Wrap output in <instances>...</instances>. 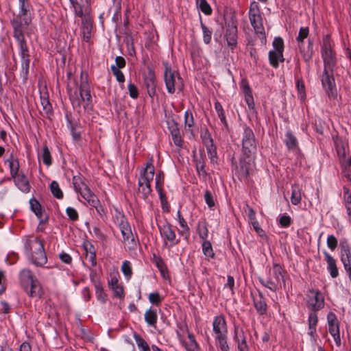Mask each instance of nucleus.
<instances>
[{"label": "nucleus", "mask_w": 351, "mask_h": 351, "mask_svg": "<svg viewBox=\"0 0 351 351\" xmlns=\"http://www.w3.org/2000/svg\"><path fill=\"white\" fill-rule=\"evenodd\" d=\"M30 207L32 210L35 213V215L40 219V223L45 221L47 218L43 219V212L40 203L36 199H32L29 201Z\"/></svg>", "instance_id": "obj_39"}, {"label": "nucleus", "mask_w": 351, "mask_h": 351, "mask_svg": "<svg viewBox=\"0 0 351 351\" xmlns=\"http://www.w3.org/2000/svg\"><path fill=\"white\" fill-rule=\"evenodd\" d=\"M159 230L161 236L171 242V245L178 243V241H176V235L171 224L167 223L162 226H160Z\"/></svg>", "instance_id": "obj_25"}, {"label": "nucleus", "mask_w": 351, "mask_h": 351, "mask_svg": "<svg viewBox=\"0 0 351 351\" xmlns=\"http://www.w3.org/2000/svg\"><path fill=\"white\" fill-rule=\"evenodd\" d=\"M118 220L119 227L123 237V242L128 245H135L134 237L126 218L122 215Z\"/></svg>", "instance_id": "obj_9"}, {"label": "nucleus", "mask_w": 351, "mask_h": 351, "mask_svg": "<svg viewBox=\"0 0 351 351\" xmlns=\"http://www.w3.org/2000/svg\"><path fill=\"white\" fill-rule=\"evenodd\" d=\"M164 182V175L162 172H159L156 177V189L158 191L160 199L161 201V203L163 204L165 202H166V197L165 194L162 192V186Z\"/></svg>", "instance_id": "obj_36"}, {"label": "nucleus", "mask_w": 351, "mask_h": 351, "mask_svg": "<svg viewBox=\"0 0 351 351\" xmlns=\"http://www.w3.org/2000/svg\"><path fill=\"white\" fill-rule=\"evenodd\" d=\"M285 142L289 150H295L298 148V140L291 131L287 132Z\"/></svg>", "instance_id": "obj_38"}, {"label": "nucleus", "mask_w": 351, "mask_h": 351, "mask_svg": "<svg viewBox=\"0 0 351 351\" xmlns=\"http://www.w3.org/2000/svg\"><path fill=\"white\" fill-rule=\"evenodd\" d=\"M200 137L206 147H208L209 146L211 147V145L214 144L211 134L207 128L202 130Z\"/></svg>", "instance_id": "obj_45"}, {"label": "nucleus", "mask_w": 351, "mask_h": 351, "mask_svg": "<svg viewBox=\"0 0 351 351\" xmlns=\"http://www.w3.org/2000/svg\"><path fill=\"white\" fill-rule=\"evenodd\" d=\"M71 4L74 14L76 16L83 18L90 14V5H86L85 3L78 1L77 0H69Z\"/></svg>", "instance_id": "obj_20"}, {"label": "nucleus", "mask_w": 351, "mask_h": 351, "mask_svg": "<svg viewBox=\"0 0 351 351\" xmlns=\"http://www.w3.org/2000/svg\"><path fill=\"white\" fill-rule=\"evenodd\" d=\"M273 47H274V49L272 51H280V52L283 53V51H284L283 40L280 37L275 38L273 41Z\"/></svg>", "instance_id": "obj_60"}, {"label": "nucleus", "mask_w": 351, "mask_h": 351, "mask_svg": "<svg viewBox=\"0 0 351 351\" xmlns=\"http://www.w3.org/2000/svg\"><path fill=\"white\" fill-rule=\"evenodd\" d=\"M110 286L113 290L115 297L121 298L124 296L123 288L119 285V280L117 278L114 277L111 278Z\"/></svg>", "instance_id": "obj_37"}, {"label": "nucleus", "mask_w": 351, "mask_h": 351, "mask_svg": "<svg viewBox=\"0 0 351 351\" xmlns=\"http://www.w3.org/2000/svg\"><path fill=\"white\" fill-rule=\"evenodd\" d=\"M25 250L30 258L32 254H37L45 250L43 242L38 237L29 239L25 243Z\"/></svg>", "instance_id": "obj_17"}, {"label": "nucleus", "mask_w": 351, "mask_h": 351, "mask_svg": "<svg viewBox=\"0 0 351 351\" xmlns=\"http://www.w3.org/2000/svg\"><path fill=\"white\" fill-rule=\"evenodd\" d=\"M250 23L254 27L256 34L258 36L262 43H266V36L263 25L261 14L254 16V18H250Z\"/></svg>", "instance_id": "obj_22"}, {"label": "nucleus", "mask_w": 351, "mask_h": 351, "mask_svg": "<svg viewBox=\"0 0 351 351\" xmlns=\"http://www.w3.org/2000/svg\"><path fill=\"white\" fill-rule=\"evenodd\" d=\"M110 69L117 80L120 83L124 82L125 77L123 72L117 66L111 65Z\"/></svg>", "instance_id": "obj_59"}, {"label": "nucleus", "mask_w": 351, "mask_h": 351, "mask_svg": "<svg viewBox=\"0 0 351 351\" xmlns=\"http://www.w3.org/2000/svg\"><path fill=\"white\" fill-rule=\"evenodd\" d=\"M14 38L18 43L19 47V56L21 60V74L24 80H27L29 75L30 54L27 45L25 35L21 33L19 28H16Z\"/></svg>", "instance_id": "obj_3"}, {"label": "nucleus", "mask_w": 351, "mask_h": 351, "mask_svg": "<svg viewBox=\"0 0 351 351\" xmlns=\"http://www.w3.org/2000/svg\"><path fill=\"white\" fill-rule=\"evenodd\" d=\"M177 216L179 224L182 228V230H180V234H189V228L187 225L186 221L184 219V217L182 216L180 210H178L177 212Z\"/></svg>", "instance_id": "obj_52"}, {"label": "nucleus", "mask_w": 351, "mask_h": 351, "mask_svg": "<svg viewBox=\"0 0 351 351\" xmlns=\"http://www.w3.org/2000/svg\"><path fill=\"white\" fill-rule=\"evenodd\" d=\"M185 348L187 351H199V346L194 336L191 333L188 334V341L185 343Z\"/></svg>", "instance_id": "obj_46"}, {"label": "nucleus", "mask_w": 351, "mask_h": 351, "mask_svg": "<svg viewBox=\"0 0 351 351\" xmlns=\"http://www.w3.org/2000/svg\"><path fill=\"white\" fill-rule=\"evenodd\" d=\"M202 245L204 254L208 258H213L215 257V253L211 243L207 240L203 241Z\"/></svg>", "instance_id": "obj_48"}, {"label": "nucleus", "mask_w": 351, "mask_h": 351, "mask_svg": "<svg viewBox=\"0 0 351 351\" xmlns=\"http://www.w3.org/2000/svg\"><path fill=\"white\" fill-rule=\"evenodd\" d=\"M82 19V33L83 34L84 39L86 42H88L90 37L93 29V18L90 15L86 16Z\"/></svg>", "instance_id": "obj_26"}, {"label": "nucleus", "mask_w": 351, "mask_h": 351, "mask_svg": "<svg viewBox=\"0 0 351 351\" xmlns=\"http://www.w3.org/2000/svg\"><path fill=\"white\" fill-rule=\"evenodd\" d=\"M67 93L69 97V99L72 104L73 108H80L81 106V97L80 91L77 87V82L75 80H71L67 84Z\"/></svg>", "instance_id": "obj_12"}, {"label": "nucleus", "mask_w": 351, "mask_h": 351, "mask_svg": "<svg viewBox=\"0 0 351 351\" xmlns=\"http://www.w3.org/2000/svg\"><path fill=\"white\" fill-rule=\"evenodd\" d=\"M238 30L236 22L232 19L231 21H226V33L225 38L227 45L230 47L231 51L233 52L237 47Z\"/></svg>", "instance_id": "obj_7"}, {"label": "nucleus", "mask_w": 351, "mask_h": 351, "mask_svg": "<svg viewBox=\"0 0 351 351\" xmlns=\"http://www.w3.org/2000/svg\"><path fill=\"white\" fill-rule=\"evenodd\" d=\"M296 87L298 92V97L300 99H304L306 97L305 86L302 80H298L296 82Z\"/></svg>", "instance_id": "obj_62"}, {"label": "nucleus", "mask_w": 351, "mask_h": 351, "mask_svg": "<svg viewBox=\"0 0 351 351\" xmlns=\"http://www.w3.org/2000/svg\"><path fill=\"white\" fill-rule=\"evenodd\" d=\"M163 64L165 66L164 81L167 90L169 93L173 94L176 91V78L178 77V80L181 78L176 71L172 70L167 62H164Z\"/></svg>", "instance_id": "obj_8"}, {"label": "nucleus", "mask_w": 351, "mask_h": 351, "mask_svg": "<svg viewBox=\"0 0 351 351\" xmlns=\"http://www.w3.org/2000/svg\"><path fill=\"white\" fill-rule=\"evenodd\" d=\"M81 83L80 85L79 90L81 97V104L83 102L84 107L88 108L92 101V97L90 95V86L86 79H83L81 75Z\"/></svg>", "instance_id": "obj_14"}, {"label": "nucleus", "mask_w": 351, "mask_h": 351, "mask_svg": "<svg viewBox=\"0 0 351 351\" xmlns=\"http://www.w3.org/2000/svg\"><path fill=\"white\" fill-rule=\"evenodd\" d=\"M242 151L246 158H250L256 152V142L252 130L245 126L242 134Z\"/></svg>", "instance_id": "obj_5"}, {"label": "nucleus", "mask_w": 351, "mask_h": 351, "mask_svg": "<svg viewBox=\"0 0 351 351\" xmlns=\"http://www.w3.org/2000/svg\"><path fill=\"white\" fill-rule=\"evenodd\" d=\"M308 307L313 311H318L324 306V299L317 290H311L308 294Z\"/></svg>", "instance_id": "obj_11"}, {"label": "nucleus", "mask_w": 351, "mask_h": 351, "mask_svg": "<svg viewBox=\"0 0 351 351\" xmlns=\"http://www.w3.org/2000/svg\"><path fill=\"white\" fill-rule=\"evenodd\" d=\"M19 282L21 287L32 298H41L44 294L38 280L29 269H23L19 273Z\"/></svg>", "instance_id": "obj_1"}, {"label": "nucleus", "mask_w": 351, "mask_h": 351, "mask_svg": "<svg viewBox=\"0 0 351 351\" xmlns=\"http://www.w3.org/2000/svg\"><path fill=\"white\" fill-rule=\"evenodd\" d=\"M308 34L309 28L308 27H300L298 35L296 37L300 52L302 54L304 61L307 64H309L311 62L313 54V41L308 40L307 46H305L304 44V39L308 36Z\"/></svg>", "instance_id": "obj_4"}, {"label": "nucleus", "mask_w": 351, "mask_h": 351, "mask_svg": "<svg viewBox=\"0 0 351 351\" xmlns=\"http://www.w3.org/2000/svg\"><path fill=\"white\" fill-rule=\"evenodd\" d=\"M81 83L80 85L79 90L81 97V104L83 102L84 107L88 108L92 101V97L90 95V86L86 79H83L81 75Z\"/></svg>", "instance_id": "obj_16"}, {"label": "nucleus", "mask_w": 351, "mask_h": 351, "mask_svg": "<svg viewBox=\"0 0 351 351\" xmlns=\"http://www.w3.org/2000/svg\"><path fill=\"white\" fill-rule=\"evenodd\" d=\"M215 110L217 111L218 117L220 119L221 123L226 128H228V125L226 119L225 112L221 104L219 101H216L215 103Z\"/></svg>", "instance_id": "obj_44"}, {"label": "nucleus", "mask_w": 351, "mask_h": 351, "mask_svg": "<svg viewBox=\"0 0 351 351\" xmlns=\"http://www.w3.org/2000/svg\"><path fill=\"white\" fill-rule=\"evenodd\" d=\"M269 61L271 66L278 68L279 66V62L284 61L283 53L280 51H269Z\"/></svg>", "instance_id": "obj_35"}, {"label": "nucleus", "mask_w": 351, "mask_h": 351, "mask_svg": "<svg viewBox=\"0 0 351 351\" xmlns=\"http://www.w3.org/2000/svg\"><path fill=\"white\" fill-rule=\"evenodd\" d=\"M19 12L13 19L11 20V25L15 36L16 28L23 33V25H29L32 23L31 8L28 0H19Z\"/></svg>", "instance_id": "obj_2"}, {"label": "nucleus", "mask_w": 351, "mask_h": 351, "mask_svg": "<svg viewBox=\"0 0 351 351\" xmlns=\"http://www.w3.org/2000/svg\"><path fill=\"white\" fill-rule=\"evenodd\" d=\"M234 338L238 343L239 351H248V346L243 330L239 329V327L236 326L234 328Z\"/></svg>", "instance_id": "obj_31"}, {"label": "nucleus", "mask_w": 351, "mask_h": 351, "mask_svg": "<svg viewBox=\"0 0 351 351\" xmlns=\"http://www.w3.org/2000/svg\"><path fill=\"white\" fill-rule=\"evenodd\" d=\"M199 17L201 28L203 32V40L205 44L208 45L211 42L212 32L203 23L201 15Z\"/></svg>", "instance_id": "obj_47"}, {"label": "nucleus", "mask_w": 351, "mask_h": 351, "mask_svg": "<svg viewBox=\"0 0 351 351\" xmlns=\"http://www.w3.org/2000/svg\"><path fill=\"white\" fill-rule=\"evenodd\" d=\"M269 276H271L278 285L280 284L282 280L285 287V274L287 273L282 267L278 263H274L272 268L269 269Z\"/></svg>", "instance_id": "obj_27"}, {"label": "nucleus", "mask_w": 351, "mask_h": 351, "mask_svg": "<svg viewBox=\"0 0 351 351\" xmlns=\"http://www.w3.org/2000/svg\"><path fill=\"white\" fill-rule=\"evenodd\" d=\"M197 232L199 237L203 241H206L208 237V230L206 223H199L197 226Z\"/></svg>", "instance_id": "obj_55"}, {"label": "nucleus", "mask_w": 351, "mask_h": 351, "mask_svg": "<svg viewBox=\"0 0 351 351\" xmlns=\"http://www.w3.org/2000/svg\"><path fill=\"white\" fill-rule=\"evenodd\" d=\"M341 261L343 266L351 264V246L347 239L340 241Z\"/></svg>", "instance_id": "obj_24"}, {"label": "nucleus", "mask_w": 351, "mask_h": 351, "mask_svg": "<svg viewBox=\"0 0 351 351\" xmlns=\"http://www.w3.org/2000/svg\"><path fill=\"white\" fill-rule=\"evenodd\" d=\"M81 83L80 85L79 90L81 97V104L83 102L84 107L88 108L92 101V97L90 95V86L86 79H83L81 75Z\"/></svg>", "instance_id": "obj_15"}, {"label": "nucleus", "mask_w": 351, "mask_h": 351, "mask_svg": "<svg viewBox=\"0 0 351 351\" xmlns=\"http://www.w3.org/2000/svg\"><path fill=\"white\" fill-rule=\"evenodd\" d=\"M196 5L206 15H210L212 14V8L206 0H198V1H196Z\"/></svg>", "instance_id": "obj_49"}, {"label": "nucleus", "mask_w": 351, "mask_h": 351, "mask_svg": "<svg viewBox=\"0 0 351 351\" xmlns=\"http://www.w3.org/2000/svg\"><path fill=\"white\" fill-rule=\"evenodd\" d=\"M291 202L293 205H298L301 202V192L298 187L292 188Z\"/></svg>", "instance_id": "obj_54"}, {"label": "nucleus", "mask_w": 351, "mask_h": 351, "mask_svg": "<svg viewBox=\"0 0 351 351\" xmlns=\"http://www.w3.org/2000/svg\"><path fill=\"white\" fill-rule=\"evenodd\" d=\"M71 4L74 14L76 16L83 18L90 14V5H86L85 3L78 1L77 0H69Z\"/></svg>", "instance_id": "obj_19"}, {"label": "nucleus", "mask_w": 351, "mask_h": 351, "mask_svg": "<svg viewBox=\"0 0 351 351\" xmlns=\"http://www.w3.org/2000/svg\"><path fill=\"white\" fill-rule=\"evenodd\" d=\"M50 190L54 197L58 199L63 197V193L60 189L58 183L56 181H52L50 184Z\"/></svg>", "instance_id": "obj_51"}, {"label": "nucleus", "mask_w": 351, "mask_h": 351, "mask_svg": "<svg viewBox=\"0 0 351 351\" xmlns=\"http://www.w3.org/2000/svg\"><path fill=\"white\" fill-rule=\"evenodd\" d=\"M184 125L190 129L194 125V119L192 112L186 110L184 113Z\"/></svg>", "instance_id": "obj_63"}, {"label": "nucleus", "mask_w": 351, "mask_h": 351, "mask_svg": "<svg viewBox=\"0 0 351 351\" xmlns=\"http://www.w3.org/2000/svg\"><path fill=\"white\" fill-rule=\"evenodd\" d=\"M167 124L174 145L181 147L182 146V139L177 122L174 119H169L167 121Z\"/></svg>", "instance_id": "obj_21"}, {"label": "nucleus", "mask_w": 351, "mask_h": 351, "mask_svg": "<svg viewBox=\"0 0 351 351\" xmlns=\"http://www.w3.org/2000/svg\"><path fill=\"white\" fill-rule=\"evenodd\" d=\"M134 338L140 351H151L147 343L139 335L135 334Z\"/></svg>", "instance_id": "obj_50"}, {"label": "nucleus", "mask_w": 351, "mask_h": 351, "mask_svg": "<svg viewBox=\"0 0 351 351\" xmlns=\"http://www.w3.org/2000/svg\"><path fill=\"white\" fill-rule=\"evenodd\" d=\"M258 280L263 286L274 292H276L278 289V285L271 276H269L266 280L260 277Z\"/></svg>", "instance_id": "obj_42"}, {"label": "nucleus", "mask_w": 351, "mask_h": 351, "mask_svg": "<svg viewBox=\"0 0 351 351\" xmlns=\"http://www.w3.org/2000/svg\"><path fill=\"white\" fill-rule=\"evenodd\" d=\"M143 80L147 94L153 98L156 93V82L155 72L151 67L147 68V73L144 75Z\"/></svg>", "instance_id": "obj_13"}, {"label": "nucleus", "mask_w": 351, "mask_h": 351, "mask_svg": "<svg viewBox=\"0 0 351 351\" xmlns=\"http://www.w3.org/2000/svg\"><path fill=\"white\" fill-rule=\"evenodd\" d=\"M228 335L215 338L217 345H219L221 351H229V346L227 343Z\"/></svg>", "instance_id": "obj_53"}, {"label": "nucleus", "mask_w": 351, "mask_h": 351, "mask_svg": "<svg viewBox=\"0 0 351 351\" xmlns=\"http://www.w3.org/2000/svg\"><path fill=\"white\" fill-rule=\"evenodd\" d=\"M41 105L43 106V110L47 114H49L52 111V106L50 104L48 97L45 95L40 96Z\"/></svg>", "instance_id": "obj_57"}, {"label": "nucleus", "mask_w": 351, "mask_h": 351, "mask_svg": "<svg viewBox=\"0 0 351 351\" xmlns=\"http://www.w3.org/2000/svg\"><path fill=\"white\" fill-rule=\"evenodd\" d=\"M43 162L47 166H50L52 163L51 153L47 146H44L41 155Z\"/></svg>", "instance_id": "obj_56"}, {"label": "nucleus", "mask_w": 351, "mask_h": 351, "mask_svg": "<svg viewBox=\"0 0 351 351\" xmlns=\"http://www.w3.org/2000/svg\"><path fill=\"white\" fill-rule=\"evenodd\" d=\"M72 182L73 184L74 190L77 193H81L82 191L83 190V188H85L86 186H88L84 180V178L78 175V176H74L72 179Z\"/></svg>", "instance_id": "obj_41"}, {"label": "nucleus", "mask_w": 351, "mask_h": 351, "mask_svg": "<svg viewBox=\"0 0 351 351\" xmlns=\"http://www.w3.org/2000/svg\"><path fill=\"white\" fill-rule=\"evenodd\" d=\"M325 261L327 263V269L330 276L335 278L339 276V271L336 264V260L327 252H324Z\"/></svg>", "instance_id": "obj_30"}, {"label": "nucleus", "mask_w": 351, "mask_h": 351, "mask_svg": "<svg viewBox=\"0 0 351 351\" xmlns=\"http://www.w3.org/2000/svg\"><path fill=\"white\" fill-rule=\"evenodd\" d=\"M213 330L215 338L228 335L226 322L223 315H219L214 318L213 322Z\"/></svg>", "instance_id": "obj_18"}, {"label": "nucleus", "mask_w": 351, "mask_h": 351, "mask_svg": "<svg viewBox=\"0 0 351 351\" xmlns=\"http://www.w3.org/2000/svg\"><path fill=\"white\" fill-rule=\"evenodd\" d=\"M144 316L145 322L149 326L156 327L158 320L157 311L156 309L150 307L145 311Z\"/></svg>", "instance_id": "obj_34"}, {"label": "nucleus", "mask_w": 351, "mask_h": 351, "mask_svg": "<svg viewBox=\"0 0 351 351\" xmlns=\"http://www.w3.org/2000/svg\"><path fill=\"white\" fill-rule=\"evenodd\" d=\"M29 259L34 265L38 267H42L47 262L45 250L39 251L37 254H32Z\"/></svg>", "instance_id": "obj_33"}, {"label": "nucleus", "mask_w": 351, "mask_h": 351, "mask_svg": "<svg viewBox=\"0 0 351 351\" xmlns=\"http://www.w3.org/2000/svg\"><path fill=\"white\" fill-rule=\"evenodd\" d=\"M254 306L257 313L260 315H263L267 313V306L263 294L261 292L258 295L253 298Z\"/></svg>", "instance_id": "obj_29"}, {"label": "nucleus", "mask_w": 351, "mask_h": 351, "mask_svg": "<svg viewBox=\"0 0 351 351\" xmlns=\"http://www.w3.org/2000/svg\"><path fill=\"white\" fill-rule=\"evenodd\" d=\"M154 176V167L152 163V160H150L146 164L145 168L143 171L138 180H141L143 183L151 184Z\"/></svg>", "instance_id": "obj_28"}, {"label": "nucleus", "mask_w": 351, "mask_h": 351, "mask_svg": "<svg viewBox=\"0 0 351 351\" xmlns=\"http://www.w3.org/2000/svg\"><path fill=\"white\" fill-rule=\"evenodd\" d=\"M196 169L199 176L204 178L207 176V172L205 169V162L203 160H199L196 162Z\"/></svg>", "instance_id": "obj_64"}, {"label": "nucleus", "mask_w": 351, "mask_h": 351, "mask_svg": "<svg viewBox=\"0 0 351 351\" xmlns=\"http://www.w3.org/2000/svg\"><path fill=\"white\" fill-rule=\"evenodd\" d=\"M121 271L128 279H130L131 278L132 274V270L130 261H125L123 262L121 265Z\"/></svg>", "instance_id": "obj_58"}, {"label": "nucleus", "mask_w": 351, "mask_h": 351, "mask_svg": "<svg viewBox=\"0 0 351 351\" xmlns=\"http://www.w3.org/2000/svg\"><path fill=\"white\" fill-rule=\"evenodd\" d=\"M162 298L160 295L159 293H151L149 295V301L154 305L159 306L162 300Z\"/></svg>", "instance_id": "obj_61"}, {"label": "nucleus", "mask_w": 351, "mask_h": 351, "mask_svg": "<svg viewBox=\"0 0 351 351\" xmlns=\"http://www.w3.org/2000/svg\"><path fill=\"white\" fill-rule=\"evenodd\" d=\"M321 53L324 67L334 69L336 64L335 54L331 49L330 40L328 36L323 40Z\"/></svg>", "instance_id": "obj_6"}, {"label": "nucleus", "mask_w": 351, "mask_h": 351, "mask_svg": "<svg viewBox=\"0 0 351 351\" xmlns=\"http://www.w3.org/2000/svg\"><path fill=\"white\" fill-rule=\"evenodd\" d=\"M80 195L90 206L95 208L98 212L99 211V207H101L100 202L88 186L83 188Z\"/></svg>", "instance_id": "obj_23"}, {"label": "nucleus", "mask_w": 351, "mask_h": 351, "mask_svg": "<svg viewBox=\"0 0 351 351\" xmlns=\"http://www.w3.org/2000/svg\"><path fill=\"white\" fill-rule=\"evenodd\" d=\"M153 261L155 263L157 268L158 269V270L160 271L162 276L165 277L166 274H167V267L163 259L161 257L157 256L156 254H154Z\"/></svg>", "instance_id": "obj_43"}, {"label": "nucleus", "mask_w": 351, "mask_h": 351, "mask_svg": "<svg viewBox=\"0 0 351 351\" xmlns=\"http://www.w3.org/2000/svg\"><path fill=\"white\" fill-rule=\"evenodd\" d=\"M334 69H326L324 67L321 76V81L323 88L331 95L336 90V84L333 75Z\"/></svg>", "instance_id": "obj_10"}, {"label": "nucleus", "mask_w": 351, "mask_h": 351, "mask_svg": "<svg viewBox=\"0 0 351 351\" xmlns=\"http://www.w3.org/2000/svg\"><path fill=\"white\" fill-rule=\"evenodd\" d=\"M138 193L143 199H147L152 193L151 184L143 183L138 180Z\"/></svg>", "instance_id": "obj_40"}, {"label": "nucleus", "mask_w": 351, "mask_h": 351, "mask_svg": "<svg viewBox=\"0 0 351 351\" xmlns=\"http://www.w3.org/2000/svg\"><path fill=\"white\" fill-rule=\"evenodd\" d=\"M14 178L16 186L23 192L28 193L30 191V184L27 178L24 174H18Z\"/></svg>", "instance_id": "obj_32"}]
</instances>
